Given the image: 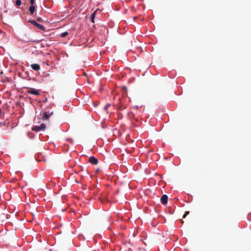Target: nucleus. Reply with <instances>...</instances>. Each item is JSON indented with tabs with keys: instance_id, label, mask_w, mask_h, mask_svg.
Masks as SVG:
<instances>
[{
	"instance_id": "nucleus-15",
	"label": "nucleus",
	"mask_w": 251,
	"mask_h": 251,
	"mask_svg": "<svg viewBox=\"0 0 251 251\" xmlns=\"http://www.w3.org/2000/svg\"><path fill=\"white\" fill-rule=\"evenodd\" d=\"M189 213V211H186L185 214H184L183 216V218H184L186 217V216L188 215Z\"/></svg>"
},
{
	"instance_id": "nucleus-4",
	"label": "nucleus",
	"mask_w": 251,
	"mask_h": 251,
	"mask_svg": "<svg viewBox=\"0 0 251 251\" xmlns=\"http://www.w3.org/2000/svg\"><path fill=\"white\" fill-rule=\"evenodd\" d=\"M89 162L93 165H97L98 163V159L94 156H90L89 158Z\"/></svg>"
},
{
	"instance_id": "nucleus-5",
	"label": "nucleus",
	"mask_w": 251,
	"mask_h": 251,
	"mask_svg": "<svg viewBox=\"0 0 251 251\" xmlns=\"http://www.w3.org/2000/svg\"><path fill=\"white\" fill-rule=\"evenodd\" d=\"M160 200L163 204H166L168 202V196L166 195H163Z\"/></svg>"
},
{
	"instance_id": "nucleus-1",
	"label": "nucleus",
	"mask_w": 251,
	"mask_h": 251,
	"mask_svg": "<svg viewBox=\"0 0 251 251\" xmlns=\"http://www.w3.org/2000/svg\"><path fill=\"white\" fill-rule=\"evenodd\" d=\"M46 128V125L41 124L39 126H32V130L36 132H39L41 130H44Z\"/></svg>"
},
{
	"instance_id": "nucleus-13",
	"label": "nucleus",
	"mask_w": 251,
	"mask_h": 251,
	"mask_svg": "<svg viewBox=\"0 0 251 251\" xmlns=\"http://www.w3.org/2000/svg\"><path fill=\"white\" fill-rule=\"evenodd\" d=\"M110 106V104H106L104 107V110H107L108 108Z\"/></svg>"
},
{
	"instance_id": "nucleus-14",
	"label": "nucleus",
	"mask_w": 251,
	"mask_h": 251,
	"mask_svg": "<svg viewBox=\"0 0 251 251\" xmlns=\"http://www.w3.org/2000/svg\"><path fill=\"white\" fill-rule=\"evenodd\" d=\"M35 0H30V5H34Z\"/></svg>"
},
{
	"instance_id": "nucleus-12",
	"label": "nucleus",
	"mask_w": 251,
	"mask_h": 251,
	"mask_svg": "<svg viewBox=\"0 0 251 251\" xmlns=\"http://www.w3.org/2000/svg\"><path fill=\"white\" fill-rule=\"evenodd\" d=\"M98 10H95L91 16V19H95Z\"/></svg>"
},
{
	"instance_id": "nucleus-16",
	"label": "nucleus",
	"mask_w": 251,
	"mask_h": 251,
	"mask_svg": "<svg viewBox=\"0 0 251 251\" xmlns=\"http://www.w3.org/2000/svg\"><path fill=\"white\" fill-rule=\"evenodd\" d=\"M37 21H38V22H42V21H43V20H42V18H38L37 19Z\"/></svg>"
},
{
	"instance_id": "nucleus-10",
	"label": "nucleus",
	"mask_w": 251,
	"mask_h": 251,
	"mask_svg": "<svg viewBox=\"0 0 251 251\" xmlns=\"http://www.w3.org/2000/svg\"><path fill=\"white\" fill-rule=\"evenodd\" d=\"M68 34V32L67 31L63 32L60 34V36L62 38L65 37Z\"/></svg>"
},
{
	"instance_id": "nucleus-2",
	"label": "nucleus",
	"mask_w": 251,
	"mask_h": 251,
	"mask_svg": "<svg viewBox=\"0 0 251 251\" xmlns=\"http://www.w3.org/2000/svg\"><path fill=\"white\" fill-rule=\"evenodd\" d=\"M26 89H28V90L26 92L27 94H33V95H35L36 96L40 95L39 90H36L34 88H29V87H26Z\"/></svg>"
},
{
	"instance_id": "nucleus-8",
	"label": "nucleus",
	"mask_w": 251,
	"mask_h": 251,
	"mask_svg": "<svg viewBox=\"0 0 251 251\" xmlns=\"http://www.w3.org/2000/svg\"><path fill=\"white\" fill-rule=\"evenodd\" d=\"M52 114V112H51L50 114H49L48 113H47V112H44L43 113V116H42V119L43 120H47L50 116V115H51Z\"/></svg>"
},
{
	"instance_id": "nucleus-17",
	"label": "nucleus",
	"mask_w": 251,
	"mask_h": 251,
	"mask_svg": "<svg viewBox=\"0 0 251 251\" xmlns=\"http://www.w3.org/2000/svg\"><path fill=\"white\" fill-rule=\"evenodd\" d=\"M91 21L92 23H94V19H91Z\"/></svg>"
},
{
	"instance_id": "nucleus-11",
	"label": "nucleus",
	"mask_w": 251,
	"mask_h": 251,
	"mask_svg": "<svg viewBox=\"0 0 251 251\" xmlns=\"http://www.w3.org/2000/svg\"><path fill=\"white\" fill-rule=\"evenodd\" d=\"M22 4V1L21 0H17L16 1V5L17 6H20Z\"/></svg>"
},
{
	"instance_id": "nucleus-9",
	"label": "nucleus",
	"mask_w": 251,
	"mask_h": 251,
	"mask_svg": "<svg viewBox=\"0 0 251 251\" xmlns=\"http://www.w3.org/2000/svg\"><path fill=\"white\" fill-rule=\"evenodd\" d=\"M30 14L32 15L35 11V6L34 5H30L29 8Z\"/></svg>"
},
{
	"instance_id": "nucleus-3",
	"label": "nucleus",
	"mask_w": 251,
	"mask_h": 251,
	"mask_svg": "<svg viewBox=\"0 0 251 251\" xmlns=\"http://www.w3.org/2000/svg\"><path fill=\"white\" fill-rule=\"evenodd\" d=\"M29 22L32 24H33L34 25L36 26L39 29L43 31L45 30V27L43 25L38 24L35 21L33 20H30Z\"/></svg>"
},
{
	"instance_id": "nucleus-18",
	"label": "nucleus",
	"mask_w": 251,
	"mask_h": 251,
	"mask_svg": "<svg viewBox=\"0 0 251 251\" xmlns=\"http://www.w3.org/2000/svg\"><path fill=\"white\" fill-rule=\"evenodd\" d=\"M108 219H110V217L109 216L108 218Z\"/></svg>"
},
{
	"instance_id": "nucleus-6",
	"label": "nucleus",
	"mask_w": 251,
	"mask_h": 251,
	"mask_svg": "<svg viewBox=\"0 0 251 251\" xmlns=\"http://www.w3.org/2000/svg\"><path fill=\"white\" fill-rule=\"evenodd\" d=\"M30 67L33 70L36 71L40 70L41 68L40 65L38 64H32L30 65Z\"/></svg>"
},
{
	"instance_id": "nucleus-7",
	"label": "nucleus",
	"mask_w": 251,
	"mask_h": 251,
	"mask_svg": "<svg viewBox=\"0 0 251 251\" xmlns=\"http://www.w3.org/2000/svg\"><path fill=\"white\" fill-rule=\"evenodd\" d=\"M126 108V106L122 103V100H120L119 105L118 107L119 110H122Z\"/></svg>"
}]
</instances>
